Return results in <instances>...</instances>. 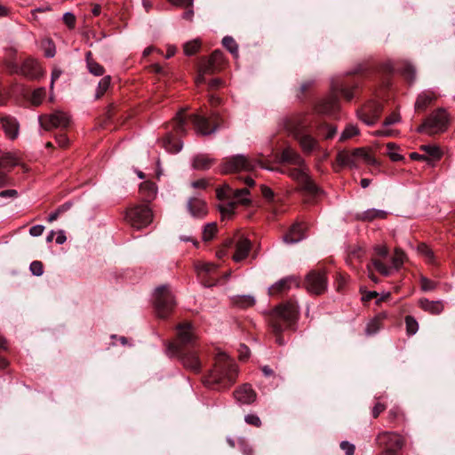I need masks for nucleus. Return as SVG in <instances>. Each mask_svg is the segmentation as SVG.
<instances>
[{
    "instance_id": "nucleus-16",
    "label": "nucleus",
    "mask_w": 455,
    "mask_h": 455,
    "mask_svg": "<svg viewBox=\"0 0 455 455\" xmlns=\"http://www.w3.org/2000/svg\"><path fill=\"white\" fill-rule=\"evenodd\" d=\"M186 349L182 353H176L181 361L182 365L188 371L198 373L201 371L202 363L195 348Z\"/></svg>"
},
{
    "instance_id": "nucleus-43",
    "label": "nucleus",
    "mask_w": 455,
    "mask_h": 455,
    "mask_svg": "<svg viewBox=\"0 0 455 455\" xmlns=\"http://www.w3.org/2000/svg\"><path fill=\"white\" fill-rule=\"evenodd\" d=\"M404 419V414L403 411L398 407L395 406L391 408L387 413V420L390 423H395L399 420Z\"/></svg>"
},
{
    "instance_id": "nucleus-37",
    "label": "nucleus",
    "mask_w": 455,
    "mask_h": 455,
    "mask_svg": "<svg viewBox=\"0 0 455 455\" xmlns=\"http://www.w3.org/2000/svg\"><path fill=\"white\" fill-rule=\"evenodd\" d=\"M163 147L171 153H178L180 151L182 145L180 140H177L173 138L172 135L168 134L162 140Z\"/></svg>"
},
{
    "instance_id": "nucleus-54",
    "label": "nucleus",
    "mask_w": 455,
    "mask_h": 455,
    "mask_svg": "<svg viewBox=\"0 0 455 455\" xmlns=\"http://www.w3.org/2000/svg\"><path fill=\"white\" fill-rule=\"evenodd\" d=\"M45 88L40 87L36 89L31 97V101L34 105H39L43 101L44 98L45 97Z\"/></svg>"
},
{
    "instance_id": "nucleus-21",
    "label": "nucleus",
    "mask_w": 455,
    "mask_h": 455,
    "mask_svg": "<svg viewBox=\"0 0 455 455\" xmlns=\"http://www.w3.org/2000/svg\"><path fill=\"white\" fill-rule=\"evenodd\" d=\"M251 249V243L245 237H239L235 244V252L232 259L235 262H241L245 259Z\"/></svg>"
},
{
    "instance_id": "nucleus-4",
    "label": "nucleus",
    "mask_w": 455,
    "mask_h": 455,
    "mask_svg": "<svg viewBox=\"0 0 455 455\" xmlns=\"http://www.w3.org/2000/svg\"><path fill=\"white\" fill-rule=\"evenodd\" d=\"M281 172L287 174L292 180L300 184L302 189L310 196H317L323 193L322 189L309 177L307 168L305 164L302 166L283 169Z\"/></svg>"
},
{
    "instance_id": "nucleus-45",
    "label": "nucleus",
    "mask_w": 455,
    "mask_h": 455,
    "mask_svg": "<svg viewBox=\"0 0 455 455\" xmlns=\"http://www.w3.org/2000/svg\"><path fill=\"white\" fill-rule=\"evenodd\" d=\"M222 44L235 57H237L238 45L233 37L225 36L222 40Z\"/></svg>"
},
{
    "instance_id": "nucleus-9",
    "label": "nucleus",
    "mask_w": 455,
    "mask_h": 455,
    "mask_svg": "<svg viewBox=\"0 0 455 455\" xmlns=\"http://www.w3.org/2000/svg\"><path fill=\"white\" fill-rule=\"evenodd\" d=\"M257 165L264 167L259 160L244 155H236L225 160L221 166V172L223 173L241 171L250 172L254 170Z\"/></svg>"
},
{
    "instance_id": "nucleus-63",
    "label": "nucleus",
    "mask_w": 455,
    "mask_h": 455,
    "mask_svg": "<svg viewBox=\"0 0 455 455\" xmlns=\"http://www.w3.org/2000/svg\"><path fill=\"white\" fill-rule=\"evenodd\" d=\"M63 21L69 28H74L76 25V17L71 12H66L63 15Z\"/></svg>"
},
{
    "instance_id": "nucleus-33",
    "label": "nucleus",
    "mask_w": 455,
    "mask_h": 455,
    "mask_svg": "<svg viewBox=\"0 0 455 455\" xmlns=\"http://www.w3.org/2000/svg\"><path fill=\"white\" fill-rule=\"evenodd\" d=\"M435 95L430 92H424L420 93L415 102V109L418 111L425 110L427 106L435 100Z\"/></svg>"
},
{
    "instance_id": "nucleus-58",
    "label": "nucleus",
    "mask_w": 455,
    "mask_h": 455,
    "mask_svg": "<svg viewBox=\"0 0 455 455\" xmlns=\"http://www.w3.org/2000/svg\"><path fill=\"white\" fill-rule=\"evenodd\" d=\"M420 283H421V289L424 291H433L436 287L435 282H434V281H432L430 279H427L426 277H422L420 279Z\"/></svg>"
},
{
    "instance_id": "nucleus-44",
    "label": "nucleus",
    "mask_w": 455,
    "mask_h": 455,
    "mask_svg": "<svg viewBox=\"0 0 455 455\" xmlns=\"http://www.w3.org/2000/svg\"><path fill=\"white\" fill-rule=\"evenodd\" d=\"M235 202L229 201L227 203L220 204L219 205V209L223 216L230 217L235 212Z\"/></svg>"
},
{
    "instance_id": "nucleus-22",
    "label": "nucleus",
    "mask_w": 455,
    "mask_h": 455,
    "mask_svg": "<svg viewBox=\"0 0 455 455\" xmlns=\"http://www.w3.org/2000/svg\"><path fill=\"white\" fill-rule=\"evenodd\" d=\"M339 109L338 95L331 90V95L322 100L316 106V110L323 114H333Z\"/></svg>"
},
{
    "instance_id": "nucleus-51",
    "label": "nucleus",
    "mask_w": 455,
    "mask_h": 455,
    "mask_svg": "<svg viewBox=\"0 0 455 455\" xmlns=\"http://www.w3.org/2000/svg\"><path fill=\"white\" fill-rule=\"evenodd\" d=\"M372 265L374 266L376 270L381 275L385 276H388L391 275V268L387 267L386 264H384L381 260L374 259H372Z\"/></svg>"
},
{
    "instance_id": "nucleus-49",
    "label": "nucleus",
    "mask_w": 455,
    "mask_h": 455,
    "mask_svg": "<svg viewBox=\"0 0 455 455\" xmlns=\"http://www.w3.org/2000/svg\"><path fill=\"white\" fill-rule=\"evenodd\" d=\"M387 154L392 161L397 162V161H400L403 159L402 155H400L397 152L398 147L396 146V144H395L393 142H389L387 144Z\"/></svg>"
},
{
    "instance_id": "nucleus-6",
    "label": "nucleus",
    "mask_w": 455,
    "mask_h": 455,
    "mask_svg": "<svg viewBox=\"0 0 455 455\" xmlns=\"http://www.w3.org/2000/svg\"><path fill=\"white\" fill-rule=\"evenodd\" d=\"M155 308L156 315L161 318L167 317L173 310L175 298L168 285H161L155 291Z\"/></svg>"
},
{
    "instance_id": "nucleus-12",
    "label": "nucleus",
    "mask_w": 455,
    "mask_h": 455,
    "mask_svg": "<svg viewBox=\"0 0 455 455\" xmlns=\"http://www.w3.org/2000/svg\"><path fill=\"white\" fill-rule=\"evenodd\" d=\"M39 121L41 126L46 131L52 129L64 130L69 126L71 117L66 112L56 110L49 115L41 116Z\"/></svg>"
},
{
    "instance_id": "nucleus-59",
    "label": "nucleus",
    "mask_w": 455,
    "mask_h": 455,
    "mask_svg": "<svg viewBox=\"0 0 455 455\" xmlns=\"http://www.w3.org/2000/svg\"><path fill=\"white\" fill-rule=\"evenodd\" d=\"M217 267L212 263H203L196 266V270L199 275L202 273H212L215 271Z\"/></svg>"
},
{
    "instance_id": "nucleus-38",
    "label": "nucleus",
    "mask_w": 455,
    "mask_h": 455,
    "mask_svg": "<svg viewBox=\"0 0 455 455\" xmlns=\"http://www.w3.org/2000/svg\"><path fill=\"white\" fill-rule=\"evenodd\" d=\"M387 213L384 211L370 209L359 215V219L363 220H373L375 219H384L386 218Z\"/></svg>"
},
{
    "instance_id": "nucleus-40",
    "label": "nucleus",
    "mask_w": 455,
    "mask_h": 455,
    "mask_svg": "<svg viewBox=\"0 0 455 455\" xmlns=\"http://www.w3.org/2000/svg\"><path fill=\"white\" fill-rule=\"evenodd\" d=\"M201 47V41L199 39H194L187 42L183 46L184 53L188 56L194 55L196 53Z\"/></svg>"
},
{
    "instance_id": "nucleus-47",
    "label": "nucleus",
    "mask_w": 455,
    "mask_h": 455,
    "mask_svg": "<svg viewBox=\"0 0 455 455\" xmlns=\"http://www.w3.org/2000/svg\"><path fill=\"white\" fill-rule=\"evenodd\" d=\"M218 231L217 225L215 223H208L205 225L203 231V239L204 241L212 240Z\"/></svg>"
},
{
    "instance_id": "nucleus-57",
    "label": "nucleus",
    "mask_w": 455,
    "mask_h": 455,
    "mask_svg": "<svg viewBox=\"0 0 455 455\" xmlns=\"http://www.w3.org/2000/svg\"><path fill=\"white\" fill-rule=\"evenodd\" d=\"M379 328H380L379 321L378 319H373L367 324V327L365 330L366 334L372 335V334L376 333L379 330Z\"/></svg>"
},
{
    "instance_id": "nucleus-24",
    "label": "nucleus",
    "mask_w": 455,
    "mask_h": 455,
    "mask_svg": "<svg viewBox=\"0 0 455 455\" xmlns=\"http://www.w3.org/2000/svg\"><path fill=\"white\" fill-rule=\"evenodd\" d=\"M294 139L299 142L302 150L307 154L311 153L318 146L317 140L311 135L307 134L306 132L303 133H298L297 131L296 137H294Z\"/></svg>"
},
{
    "instance_id": "nucleus-1",
    "label": "nucleus",
    "mask_w": 455,
    "mask_h": 455,
    "mask_svg": "<svg viewBox=\"0 0 455 455\" xmlns=\"http://www.w3.org/2000/svg\"><path fill=\"white\" fill-rule=\"evenodd\" d=\"M238 370L234 360L224 352L216 355L215 363L204 378L205 386L215 390L229 388L236 380Z\"/></svg>"
},
{
    "instance_id": "nucleus-46",
    "label": "nucleus",
    "mask_w": 455,
    "mask_h": 455,
    "mask_svg": "<svg viewBox=\"0 0 455 455\" xmlns=\"http://www.w3.org/2000/svg\"><path fill=\"white\" fill-rule=\"evenodd\" d=\"M173 129L179 134L185 132V120L183 117V111L179 112L173 118Z\"/></svg>"
},
{
    "instance_id": "nucleus-7",
    "label": "nucleus",
    "mask_w": 455,
    "mask_h": 455,
    "mask_svg": "<svg viewBox=\"0 0 455 455\" xmlns=\"http://www.w3.org/2000/svg\"><path fill=\"white\" fill-rule=\"evenodd\" d=\"M376 443L382 449L379 454L397 455L403 449L405 440L398 433L383 431L377 435Z\"/></svg>"
},
{
    "instance_id": "nucleus-10",
    "label": "nucleus",
    "mask_w": 455,
    "mask_h": 455,
    "mask_svg": "<svg viewBox=\"0 0 455 455\" xmlns=\"http://www.w3.org/2000/svg\"><path fill=\"white\" fill-rule=\"evenodd\" d=\"M304 287L310 294L321 295L328 287V280L324 269L311 270L305 278Z\"/></svg>"
},
{
    "instance_id": "nucleus-5",
    "label": "nucleus",
    "mask_w": 455,
    "mask_h": 455,
    "mask_svg": "<svg viewBox=\"0 0 455 455\" xmlns=\"http://www.w3.org/2000/svg\"><path fill=\"white\" fill-rule=\"evenodd\" d=\"M125 221L135 229L148 227L153 220V212L147 204H137L127 208Z\"/></svg>"
},
{
    "instance_id": "nucleus-31",
    "label": "nucleus",
    "mask_w": 455,
    "mask_h": 455,
    "mask_svg": "<svg viewBox=\"0 0 455 455\" xmlns=\"http://www.w3.org/2000/svg\"><path fill=\"white\" fill-rule=\"evenodd\" d=\"M19 164L20 160L15 155L12 153L4 154L0 157V172L6 173Z\"/></svg>"
},
{
    "instance_id": "nucleus-32",
    "label": "nucleus",
    "mask_w": 455,
    "mask_h": 455,
    "mask_svg": "<svg viewBox=\"0 0 455 455\" xmlns=\"http://www.w3.org/2000/svg\"><path fill=\"white\" fill-rule=\"evenodd\" d=\"M140 194L143 200L150 202L156 195V186L154 182L145 181L140 186Z\"/></svg>"
},
{
    "instance_id": "nucleus-48",
    "label": "nucleus",
    "mask_w": 455,
    "mask_h": 455,
    "mask_svg": "<svg viewBox=\"0 0 455 455\" xmlns=\"http://www.w3.org/2000/svg\"><path fill=\"white\" fill-rule=\"evenodd\" d=\"M111 77L109 76H104L98 84L96 98H100L110 85Z\"/></svg>"
},
{
    "instance_id": "nucleus-13",
    "label": "nucleus",
    "mask_w": 455,
    "mask_h": 455,
    "mask_svg": "<svg viewBox=\"0 0 455 455\" xmlns=\"http://www.w3.org/2000/svg\"><path fill=\"white\" fill-rule=\"evenodd\" d=\"M218 118L219 116L216 112H212L209 118L198 114L190 116L196 132L202 135H210L217 131L219 128Z\"/></svg>"
},
{
    "instance_id": "nucleus-15",
    "label": "nucleus",
    "mask_w": 455,
    "mask_h": 455,
    "mask_svg": "<svg viewBox=\"0 0 455 455\" xmlns=\"http://www.w3.org/2000/svg\"><path fill=\"white\" fill-rule=\"evenodd\" d=\"M382 105L379 101L368 102L358 112L359 118L368 125L374 124L379 118L382 112Z\"/></svg>"
},
{
    "instance_id": "nucleus-18",
    "label": "nucleus",
    "mask_w": 455,
    "mask_h": 455,
    "mask_svg": "<svg viewBox=\"0 0 455 455\" xmlns=\"http://www.w3.org/2000/svg\"><path fill=\"white\" fill-rule=\"evenodd\" d=\"M235 401L241 404H251L256 401L257 394L250 384L238 387L233 393Z\"/></svg>"
},
{
    "instance_id": "nucleus-36",
    "label": "nucleus",
    "mask_w": 455,
    "mask_h": 455,
    "mask_svg": "<svg viewBox=\"0 0 455 455\" xmlns=\"http://www.w3.org/2000/svg\"><path fill=\"white\" fill-rule=\"evenodd\" d=\"M92 54L91 52H88L86 53V63L89 72L96 76H103L105 73V68H103V66L96 62L92 58Z\"/></svg>"
},
{
    "instance_id": "nucleus-27",
    "label": "nucleus",
    "mask_w": 455,
    "mask_h": 455,
    "mask_svg": "<svg viewBox=\"0 0 455 455\" xmlns=\"http://www.w3.org/2000/svg\"><path fill=\"white\" fill-rule=\"evenodd\" d=\"M418 303L420 308L432 315H439L444 309L443 303L441 300H429L422 298L419 299Z\"/></svg>"
},
{
    "instance_id": "nucleus-34",
    "label": "nucleus",
    "mask_w": 455,
    "mask_h": 455,
    "mask_svg": "<svg viewBox=\"0 0 455 455\" xmlns=\"http://www.w3.org/2000/svg\"><path fill=\"white\" fill-rule=\"evenodd\" d=\"M214 162V159L208 155H198L193 160V167L198 170H206L209 169Z\"/></svg>"
},
{
    "instance_id": "nucleus-56",
    "label": "nucleus",
    "mask_w": 455,
    "mask_h": 455,
    "mask_svg": "<svg viewBox=\"0 0 455 455\" xmlns=\"http://www.w3.org/2000/svg\"><path fill=\"white\" fill-rule=\"evenodd\" d=\"M29 269L34 275L40 276L44 273V265L39 260H34L30 266Z\"/></svg>"
},
{
    "instance_id": "nucleus-17",
    "label": "nucleus",
    "mask_w": 455,
    "mask_h": 455,
    "mask_svg": "<svg viewBox=\"0 0 455 455\" xmlns=\"http://www.w3.org/2000/svg\"><path fill=\"white\" fill-rule=\"evenodd\" d=\"M18 72L30 80L38 79L44 74L40 65L34 59L26 60Z\"/></svg>"
},
{
    "instance_id": "nucleus-29",
    "label": "nucleus",
    "mask_w": 455,
    "mask_h": 455,
    "mask_svg": "<svg viewBox=\"0 0 455 455\" xmlns=\"http://www.w3.org/2000/svg\"><path fill=\"white\" fill-rule=\"evenodd\" d=\"M304 238V228L301 224L296 223L291 227L288 233L283 236L286 243H294Z\"/></svg>"
},
{
    "instance_id": "nucleus-55",
    "label": "nucleus",
    "mask_w": 455,
    "mask_h": 455,
    "mask_svg": "<svg viewBox=\"0 0 455 455\" xmlns=\"http://www.w3.org/2000/svg\"><path fill=\"white\" fill-rule=\"evenodd\" d=\"M402 74L409 82H413L415 80L416 72L414 68L410 64L404 65L402 70Z\"/></svg>"
},
{
    "instance_id": "nucleus-42",
    "label": "nucleus",
    "mask_w": 455,
    "mask_h": 455,
    "mask_svg": "<svg viewBox=\"0 0 455 455\" xmlns=\"http://www.w3.org/2000/svg\"><path fill=\"white\" fill-rule=\"evenodd\" d=\"M404 321L407 334L409 336L416 334L419 330V323L417 320L411 315H406Z\"/></svg>"
},
{
    "instance_id": "nucleus-28",
    "label": "nucleus",
    "mask_w": 455,
    "mask_h": 455,
    "mask_svg": "<svg viewBox=\"0 0 455 455\" xmlns=\"http://www.w3.org/2000/svg\"><path fill=\"white\" fill-rule=\"evenodd\" d=\"M280 160L283 163H287L295 166H302L305 163L300 155L291 148H286L283 150Z\"/></svg>"
},
{
    "instance_id": "nucleus-50",
    "label": "nucleus",
    "mask_w": 455,
    "mask_h": 455,
    "mask_svg": "<svg viewBox=\"0 0 455 455\" xmlns=\"http://www.w3.org/2000/svg\"><path fill=\"white\" fill-rule=\"evenodd\" d=\"M359 132V130L356 126L355 125H347L345 130L342 132L340 137H339V140L340 141H345L350 138H352L353 136L358 134Z\"/></svg>"
},
{
    "instance_id": "nucleus-30",
    "label": "nucleus",
    "mask_w": 455,
    "mask_h": 455,
    "mask_svg": "<svg viewBox=\"0 0 455 455\" xmlns=\"http://www.w3.org/2000/svg\"><path fill=\"white\" fill-rule=\"evenodd\" d=\"M357 155V161L362 160L365 164L370 166H379V163L376 157L371 154L370 149L364 148H355Z\"/></svg>"
},
{
    "instance_id": "nucleus-25",
    "label": "nucleus",
    "mask_w": 455,
    "mask_h": 455,
    "mask_svg": "<svg viewBox=\"0 0 455 455\" xmlns=\"http://www.w3.org/2000/svg\"><path fill=\"white\" fill-rule=\"evenodd\" d=\"M307 123L306 122L304 116H297L291 117L286 124L285 127L287 131L293 135V137H296V132L298 131V133H303L306 132Z\"/></svg>"
},
{
    "instance_id": "nucleus-23",
    "label": "nucleus",
    "mask_w": 455,
    "mask_h": 455,
    "mask_svg": "<svg viewBox=\"0 0 455 455\" xmlns=\"http://www.w3.org/2000/svg\"><path fill=\"white\" fill-rule=\"evenodd\" d=\"M188 209L190 214L195 218H204L207 214V206L205 202L197 197L188 200Z\"/></svg>"
},
{
    "instance_id": "nucleus-39",
    "label": "nucleus",
    "mask_w": 455,
    "mask_h": 455,
    "mask_svg": "<svg viewBox=\"0 0 455 455\" xmlns=\"http://www.w3.org/2000/svg\"><path fill=\"white\" fill-rule=\"evenodd\" d=\"M234 303L239 307L246 308L255 304V299L251 295H241L234 298Z\"/></svg>"
},
{
    "instance_id": "nucleus-60",
    "label": "nucleus",
    "mask_w": 455,
    "mask_h": 455,
    "mask_svg": "<svg viewBox=\"0 0 455 455\" xmlns=\"http://www.w3.org/2000/svg\"><path fill=\"white\" fill-rule=\"evenodd\" d=\"M70 205V204H64L63 205L60 206L55 212L49 215L48 221L52 222L56 220L61 212L69 209Z\"/></svg>"
},
{
    "instance_id": "nucleus-11",
    "label": "nucleus",
    "mask_w": 455,
    "mask_h": 455,
    "mask_svg": "<svg viewBox=\"0 0 455 455\" xmlns=\"http://www.w3.org/2000/svg\"><path fill=\"white\" fill-rule=\"evenodd\" d=\"M225 66V60L223 52L220 50H215L210 56V58L203 63L198 70V76L196 78L197 84H204L205 82L204 76L214 74L220 71Z\"/></svg>"
},
{
    "instance_id": "nucleus-53",
    "label": "nucleus",
    "mask_w": 455,
    "mask_h": 455,
    "mask_svg": "<svg viewBox=\"0 0 455 455\" xmlns=\"http://www.w3.org/2000/svg\"><path fill=\"white\" fill-rule=\"evenodd\" d=\"M418 251L419 253H420L422 256L425 257V259L428 261V262H433L434 261V252L425 243H420L419 244L418 246Z\"/></svg>"
},
{
    "instance_id": "nucleus-3",
    "label": "nucleus",
    "mask_w": 455,
    "mask_h": 455,
    "mask_svg": "<svg viewBox=\"0 0 455 455\" xmlns=\"http://www.w3.org/2000/svg\"><path fill=\"white\" fill-rule=\"evenodd\" d=\"M176 331V340L168 345V351L170 353L173 355L182 353V351L186 349L196 348L197 336L191 323L185 322L178 324Z\"/></svg>"
},
{
    "instance_id": "nucleus-14",
    "label": "nucleus",
    "mask_w": 455,
    "mask_h": 455,
    "mask_svg": "<svg viewBox=\"0 0 455 455\" xmlns=\"http://www.w3.org/2000/svg\"><path fill=\"white\" fill-rule=\"evenodd\" d=\"M249 189L239 188L234 189L228 185H225L220 188L217 189V196L220 200L225 198H232L231 201L235 202L236 204H248L251 200L248 198Z\"/></svg>"
},
{
    "instance_id": "nucleus-41",
    "label": "nucleus",
    "mask_w": 455,
    "mask_h": 455,
    "mask_svg": "<svg viewBox=\"0 0 455 455\" xmlns=\"http://www.w3.org/2000/svg\"><path fill=\"white\" fill-rule=\"evenodd\" d=\"M420 150L427 153L429 156H431L433 159H440L442 157V151L439 147L436 145H422L420 147Z\"/></svg>"
},
{
    "instance_id": "nucleus-52",
    "label": "nucleus",
    "mask_w": 455,
    "mask_h": 455,
    "mask_svg": "<svg viewBox=\"0 0 455 455\" xmlns=\"http://www.w3.org/2000/svg\"><path fill=\"white\" fill-rule=\"evenodd\" d=\"M404 258H405V255H404L403 251L400 249H395V254L392 257L393 267L396 269L401 267V266L403 264Z\"/></svg>"
},
{
    "instance_id": "nucleus-20",
    "label": "nucleus",
    "mask_w": 455,
    "mask_h": 455,
    "mask_svg": "<svg viewBox=\"0 0 455 455\" xmlns=\"http://www.w3.org/2000/svg\"><path fill=\"white\" fill-rule=\"evenodd\" d=\"M292 285L299 286L298 280L293 276L284 277L268 288V294L270 296H279L286 293Z\"/></svg>"
},
{
    "instance_id": "nucleus-2",
    "label": "nucleus",
    "mask_w": 455,
    "mask_h": 455,
    "mask_svg": "<svg viewBox=\"0 0 455 455\" xmlns=\"http://www.w3.org/2000/svg\"><path fill=\"white\" fill-rule=\"evenodd\" d=\"M299 315V308L296 303L287 301L275 307L270 315L269 323L273 331L277 335L276 342L283 345L284 340L280 333L291 328Z\"/></svg>"
},
{
    "instance_id": "nucleus-64",
    "label": "nucleus",
    "mask_w": 455,
    "mask_h": 455,
    "mask_svg": "<svg viewBox=\"0 0 455 455\" xmlns=\"http://www.w3.org/2000/svg\"><path fill=\"white\" fill-rule=\"evenodd\" d=\"M340 448L345 451L346 455H354L355 453V445L350 443L349 442H341Z\"/></svg>"
},
{
    "instance_id": "nucleus-61",
    "label": "nucleus",
    "mask_w": 455,
    "mask_h": 455,
    "mask_svg": "<svg viewBox=\"0 0 455 455\" xmlns=\"http://www.w3.org/2000/svg\"><path fill=\"white\" fill-rule=\"evenodd\" d=\"M244 421L247 424L257 427H259L261 426V420L259 418V416L256 414H252V413L247 414L244 417Z\"/></svg>"
},
{
    "instance_id": "nucleus-8",
    "label": "nucleus",
    "mask_w": 455,
    "mask_h": 455,
    "mask_svg": "<svg viewBox=\"0 0 455 455\" xmlns=\"http://www.w3.org/2000/svg\"><path fill=\"white\" fill-rule=\"evenodd\" d=\"M448 114L443 109H437L433 112L425 122L417 129L418 132H425L428 135H434L443 132L448 126Z\"/></svg>"
},
{
    "instance_id": "nucleus-19",
    "label": "nucleus",
    "mask_w": 455,
    "mask_h": 455,
    "mask_svg": "<svg viewBox=\"0 0 455 455\" xmlns=\"http://www.w3.org/2000/svg\"><path fill=\"white\" fill-rule=\"evenodd\" d=\"M0 124L5 136L13 140L19 136L20 124L18 120L12 116H3L0 118Z\"/></svg>"
},
{
    "instance_id": "nucleus-26",
    "label": "nucleus",
    "mask_w": 455,
    "mask_h": 455,
    "mask_svg": "<svg viewBox=\"0 0 455 455\" xmlns=\"http://www.w3.org/2000/svg\"><path fill=\"white\" fill-rule=\"evenodd\" d=\"M336 161L340 166H349L350 168H357V155L355 149L352 152L342 150L337 154Z\"/></svg>"
},
{
    "instance_id": "nucleus-62",
    "label": "nucleus",
    "mask_w": 455,
    "mask_h": 455,
    "mask_svg": "<svg viewBox=\"0 0 455 455\" xmlns=\"http://www.w3.org/2000/svg\"><path fill=\"white\" fill-rule=\"evenodd\" d=\"M239 447L243 455H254L253 448L243 439L239 440Z\"/></svg>"
},
{
    "instance_id": "nucleus-35",
    "label": "nucleus",
    "mask_w": 455,
    "mask_h": 455,
    "mask_svg": "<svg viewBox=\"0 0 455 455\" xmlns=\"http://www.w3.org/2000/svg\"><path fill=\"white\" fill-rule=\"evenodd\" d=\"M356 87H357L356 84H354L352 87H347L344 84H334V83L331 84V90L333 91V92H335L337 95L339 92L341 93L343 95V97L348 101L354 98V96H355L354 90Z\"/></svg>"
}]
</instances>
